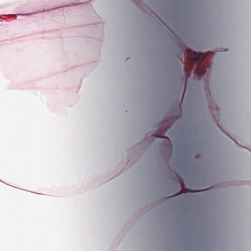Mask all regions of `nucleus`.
<instances>
[{
	"instance_id": "4",
	"label": "nucleus",
	"mask_w": 251,
	"mask_h": 251,
	"mask_svg": "<svg viewBox=\"0 0 251 251\" xmlns=\"http://www.w3.org/2000/svg\"><path fill=\"white\" fill-rule=\"evenodd\" d=\"M181 184L182 186H183V182H181Z\"/></svg>"
},
{
	"instance_id": "2",
	"label": "nucleus",
	"mask_w": 251,
	"mask_h": 251,
	"mask_svg": "<svg viewBox=\"0 0 251 251\" xmlns=\"http://www.w3.org/2000/svg\"><path fill=\"white\" fill-rule=\"evenodd\" d=\"M55 8H52V9H51V10H53V9H54ZM49 11V10H45V9H44L43 10H42L41 11H39V12H32V13H20V14H18V15H19V16H30L32 14H36V13H38L39 12H45V11Z\"/></svg>"
},
{
	"instance_id": "3",
	"label": "nucleus",
	"mask_w": 251,
	"mask_h": 251,
	"mask_svg": "<svg viewBox=\"0 0 251 251\" xmlns=\"http://www.w3.org/2000/svg\"><path fill=\"white\" fill-rule=\"evenodd\" d=\"M163 138H165V139H167L168 140H169L168 138H166V137H163Z\"/></svg>"
},
{
	"instance_id": "1",
	"label": "nucleus",
	"mask_w": 251,
	"mask_h": 251,
	"mask_svg": "<svg viewBox=\"0 0 251 251\" xmlns=\"http://www.w3.org/2000/svg\"><path fill=\"white\" fill-rule=\"evenodd\" d=\"M185 49L186 58L189 59L191 65L193 66L195 64L197 65L194 70V73L199 77L202 76L206 72L202 61L206 58L207 53L193 51L190 48Z\"/></svg>"
}]
</instances>
